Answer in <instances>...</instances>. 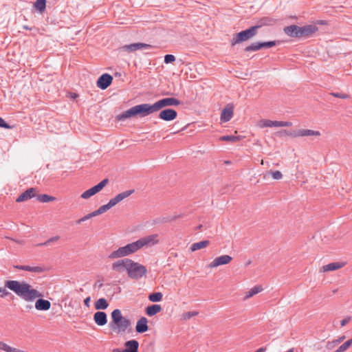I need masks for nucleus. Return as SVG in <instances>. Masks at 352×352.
<instances>
[{"mask_svg": "<svg viewBox=\"0 0 352 352\" xmlns=\"http://www.w3.org/2000/svg\"><path fill=\"white\" fill-rule=\"evenodd\" d=\"M5 287L26 302H33L36 298L43 296L41 292L25 281L6 280Z\"/></svg>", "mask_w": 352, "mask_h": 352, "instance_id": "f257e3e1", "label": "nucleus"}, {"mask_svg": "<svg viewBox=\"0 0 352 352\" xmlns=\"http://www.w3.org/2000/svg\"><path fill=\"white\" fill-rule=\"evenodd\" d=\"M131 327V320L122 316L119 309H114L111 314V321L109 323V328L116 334L124 333Z\"/></svg>", "mask_w": 352, "mask_h": 352, "instance_id": "f03ea898", "label": "nucleus"}, {"mask_svg": "<svg viewBox=\"0 0 352 352\" xmlns=\"http://www.w3.org/2000/svg\"><path fill=\"white\" fill-rule=\"evenodd\" d=\"M140 248L138 241L129 243L123 247L119 248L118 250L113 251L109 255V258L115 259L124 257L136 252Z\"/></svg>", "mask_w": 352, "mask_h": 352, "instance_id": "7ed1b4c3", "label": "nucleus"}, {"mask_svg": "<svg viewBox=\"0 0 352 352\" xmlns=\"http://www.w3.org/2000/svg\"><path fill=\"white\" fill-rule=\"evenodd\" d=\"M147 270L146 267L139 263L130 260L127 274L130 278L138 280L146 276Z\"/></svg>", "mask_w": 352, "mask_h": 352, "instance_id": "20e7f679", "label": "nucleus"}, {"mask_svg": "<svg viewBox=\"0 0 352 352\" xmlns=\"http://www.w3.org/2000/svg\"><path fill=\"white\" fill-rule=\"evenodd\" d=\"M259 28L260 25H254L236 34L232 39V45H235L236 43L250 39L256 34L257 30Z\"/></svg>", "mask_w": 352, "mask_h": 352, "instance_id": "39448f33", "label": "nucleus"}, {"mask_svg": "<svg viewBox=\"0 0 352 352\" xmlns=\"http://www.w3.org/2000/svg\"><path fill=\"white\" fill-rule=\"evenodd\" d=\"M153 48V46L149 44L143 43H134L128 45H124L120 47L118 50L119 52H128L132 53L137 50H151Z\"/></svg>", "mask_w": 352, "mask_h": 352, "instance_id": "423d86ee", "label": "nucleus"}, {"mask_svg": "<svg viewBox=\"0 0 352 352\" xmlns=\"http://www.w3.org/2000/svg\"><path fill=\"white\" fill-rule=\"evenodd\" d=\"M137 110V115L140 117H145L154 112L157 111L155 103L150 104L148 103H144L135 105Z\"/></svg>", "mask_w": 352, "mask_h": 352, "instance_id": "0eeeda50", "label": "nucleus"}, {"mask_svg": "<svg viewBox=\"0 0 352 352\" xmlns=\"http://www.w3.org/2000/svg\"><path fill=\"white\" fill-rule=\"evenodd\" d=\"M157 234H153L151 235H148L144 237H142L137 240L139 247L141 249L144 246L151 247L154 245H156L159 243Z\"/></svg>", "mask_w": 352, "mask_h": 352, "instance_id": "6e6552de", "label": "nucleus"}, {"mask_svg": "<svg viewBox=\"0 0 352 352\" xmlns=\"http://www.w3.org/2000/svg\"><path fill=\"white\" fill-rule=\"evenodd\" d=\"M157 110L168 106H178L181 104V101L174 98H162L155 102Z\"/></svg>", "mask_w": 352, "mask_h": 352, "instance_id": "1a4fd4ad", "label": "nucleus"}, {"mask_svg": "<svg viewBox=\"0 0 352 352\" xmlns=\"http://www.w3.org/2000/svg\"><path fill=\"white\" fill-rule=\"evenodd\" d=\"M292 123L291 122L284 121H272L270 120H262L259 122V126L263 127H282V126H291Z\"/></svg>", "mask_w": 352, "mask_h": 352, "instance_id": "9d476101", "label": "nucleus"}, {"mask_svg": "<svg viewBox=\"0 0 352 352\" xmlns=\"http://www.w3.org/2000/svg\"><path fill=\"white\" fill-rule=\"evenodd\" d=\"M287 134L288 135L292 136L294 138L298 137H304V136H318L320 135V133L318 131H314L311 129H299L297 131L287 132Z\"/></svg>", "mask_w": 352, "mask_h": 352, "instance_id": "9b49d317", "label": "nucleus"}, {"mask_svg": "<svg viewBox=\"0 0 352 352\" xmlns=\"http://www.w3.org/2000/svg\"><path fill=\"white\" fill-rule=\"evenodd\" d=\"M130 260L129 258H124L114 262L112 264V270L119 273H122L124 271L127 272Z\"/></svg>", "mask_w": 352, "mask_h": 352, "instance_id": "f8f14e48", "label": "nucleus"}, {"mask_svg": "<svg viewBox=\"0 0 352 352\" xmlns=\"http://www.w3.org/2000/svg\"><path fill=\"white\" fill-rule=\"evenodd\" d=\"M232 260V256L225 254L215 258L209 265L210 268L217 267L218 266L228 264Z\"/></svg>", "mask_w": 352, "mask_h": 352, "instance_id": "ddd939ff", "label": "nucleus"}, {"mask_svg": "<svg viewBox=\"0 0 352 352\" xmlns=\"http://www.w3.org/2000/svg\"><path fill=\"white\" fill-rule=\"evenodd\" d=\"M113 81V77L109 74H103L97 80V86L101 89H106Z\"/></svg>", "mask_w": 352, "mask_h": 352, "instance_id": "4468645a", "label": "nucleus"}, {"mask_svg": "<svg viewBox=\"0 0 352 352\" xmlns=\"http://www.w3.org/2000/svg\"><path fill=\"white\" fill-rule=\"evenodd\" d=\"M177 116V113L175 109H166L160 111L159 118L164 121H172Z\"/></svg>", "mask_w": 352, "mask_h": 352, "instance_id": "2eb2a0df", "label": "nucleus"}, {"mask_svg": "<svg viewBox=\"0 0 352 352\" xmlns=\"http://www.w3.org/2000/svg\"><path fill=\"white\" fill-rule=\"evenodd\" d=\"M318 30V27L315 25H307L302 27L299 26L300 38L309 37Z\"/></svg>", "mask_w": 352, "mask_h": 352, "instance_id": "dca6fc26", "label": "nucleus"}, {"mask_svg": "<svg viewBox=\"0 0 352 352\" xmlns=\"http://www.w3.org/2000/svg\"><path fill=\"white\" fill-rule=\"evenodd\" d=\"M234 112V107L232 104H228L221 111V121L222 122H227L230 121L232 116Z\"/></svg>", "mask_w": 352, "mask_h": 352, "instance_id": "f3484780", "label": "nucleus"}, {"mask_svg": "<svg viewBox=\"0 0 352 352\" xmlns=\"http://www.w3.org/2000/svg\"><path fill=\"white\" fill-rule=\"evenodd\" d=\"M36 189L30 188L21 193L16 199V202H23L36 196Z\"/></svg>", "mask_w": 352, "mask_h": 352, "instance_id": "a211bd4d", "label": "nucleus"}, {"mask_svg": "<svg viewBox=\"0 0 352 352\" xmlns=\"http://www.w3.org/2000/svg\"><path fill=\"white\" fill-rule=\"evenodd\" d=\"M136 116H138L136 106H134V107L129 109L128 110L122 112V113L118 114L116 116V119L118 121H122V120H124L127 118H130L131 117Z\"/></svg>", "mask_w": 352, "mask_h": 352, "instance_id": "6ab92c4d", "label": "nucleus"}, {"mask_svg": "<svg viewBox=\"0 0 352 352\" xmlns=\"http://www.w3.org/2000/svg\"><path fill=\"white\" fill-rule=\"evenodd\" d=\"M148 329V320L145 317H141L136 323L135 331L138 333H143Z\"/></svg>", "mask_w": 352, "mask_h": 352, "instance_id": "aec40b11", "label": "nucleus"}, {"mask_svg": "<svg viewBox=\"0 0 352 352\" xmlns=\"http://www.w3.org/2000/svg\"><path fill=\"white\" fill-rule=\"evenodd\" d=\"M285 34L292 38H300L299 26L296 25H291L286 26L283 30Z\"/></svg>", "mask_w": 352, "mask_h": 352, "instance_id": "412c9836", "label": "nucleus"}, {"mask_svg": "<svg viewBox=\"0 0 352 352\" xmlns=\"http://www.w3.org/2000/svg\"><path fill=\"white\" fill-rule=\"evenodd\" d=\"M94 320L98 326H104L107 322V316L104 311H97L94 315Z\"/></svg>", "mask_w": 352, "mask_h": 352, "instance_id": "4be33fe9", "label": "nucleus"}, {"mask_svg": "<svg viewBox=\"0 0 352 352\" xmlns=\"http://www.w3.org/2000/svg\"><path fill=\"white\" fill-rule=\"evenodd\" d=\"M35 302V308L38 311H47L50 309L51 303L49 300L41 298Z\"/></svg>", "mask_w": 352, "mask_h": 352, "instance_id": "5701e85b", "label": "nucleus"}, {"mask_svg": "<svg viewBox=\"0 0 352 352\" xmlns=\"http://www.w3.org/2000/svg\"><path fill=\"white\" fill-rule=\"evenodd\" d=\"M14 267L20 270H25L35 273H42L45 271V267L41 266L31 267L29 265H14Z\"/></svg>", "mask_w": 352, "mask_h": 352, "instance_id": "b1692460", "label": "nucleus"}, {"mask_svg": "<svg viewBox=\"0 0 352 352\" xmlns=\"http://www.w3.org/2000/svg\"><path fill=\"white\" fill-rule=\"evenodd\" d=\"M125 347L123 352H138L139 343L135 340H131L125 342Z\"/></svg>", "mask_w": 352, "mask_h": 352, "instance_id": "393cba45", "label": "nucleus"}, {"mask_svg": "<svg viewBox=\"0 0 352 352\" xmlns=\"http://www.w3.org/2000/svg\"><path fill=\"white\" fill-rule=\"evenodd\" d=\"M344 266V263L336 262V263H331L327 265H323L322 267V269L320 271L322 272H329V271H333L338 269L342 268Z\"/></svg>", "mask_w": 352, "mask_h": 352, "instance_id": "a878e982", "label": "nucleus"}, {"mask_svg": "<svg viewBox=\"0 0 352 352\" xmlns=\"http://www.w3.org/2000/svg\"><path fill=\"white\" fill-rule=\"evenodd\" d=\"M162 309L161 305L155 304V305L148 306L146 308L145 311H146V315H148V316H155V314H157V313L160 312L162 311Z\"/></svg>", "mask_w": 352, "mask_h": 352, "instance_id": "bb28decb", "label": "nucleus"}, {"mask_svg": "<svg viewBox=\"0 0 352 352\" xmlns=\"http://www.w3.org/2000/svg\"><path fill=\"white\" fill-rule=\"evenodd\" d=\"M209 244L210 241L208 240H204L199 242H197L191 245L190 250L192 252H195L196 250L206 248Z\"/></svg>", "mask_w": 352, "mask_h": 352, "instance_id": "cd10ccee", "label": "nucleus"}, {"mask_svg": "<svg viewBox=\"0 0 352 352\" xmlns=\"http://www.w3.org/2000/svg\"><path fill=\"white\" fill-rule=\"evenodd\" d=\"M109 306V303L107 300L104 298H99L96 302H95V309L98 310L100 309H106Z\"/></svg>", "mask_w": 352, "mask_h": 352, "instance_id": "c85d7f7f", "label": "nucleus"}, {"mask_svg": "<svg viewBox=\"0 0 352 352\" xmlns=\"http://www.w3.org/2000/svg\"><path fill=\"white\" fill-rule=\"evenodd\" d=\"M263 290V287L261 285H256L251 288L248 292L245 294V298H249L254 296L255 294L261 292Z\"/></svg>", "mask_w": 352, "mask_h": 352, "instance_id": "c756f323", "label": "nucleus"}, {"mask_svg": "<svg viewBox=\"0 0 352 352\" xmlns=\"http://www.w3.org/2000/svg\"><path fill=\"white\" fill-rule=\"evenodd\" d=\"M34 8L39 13L42 14L45 10L46 1H35Z\"/></svg>", "mask_w": 352, "mask_h": 352, "instance_id": "7c9ffc66", "label": "nucleus"}, {"mask_svg": "<svg viewBox=\"0 0 352 352\" xmlns=\"http://www.w3.org/2000/svg\"><path fill=\"white\" fill-rule=\"evenodd\" d=\"M163 295L161 292H153L149 294L148 300L153 302H160L162 300Z\"/></svg>", "mask_w": 352, "mask_h": 352, "instance_id": "2f4dec72", "label": "nucleus"}, {"mask_svg": "<svg viewBox=\"0 0 352 352\" xmlns=\"http://www.w3.org/2000/svg\"><path fill=\"white\" fill-rule=\"evenodd\" d=\"M98 192L96 191V188H95L94 186H93L92 188H89V190L85 191L83 193H82L81 195V198L82 199H89V197H91V196L96 195Z\"/></svg>", "mask_w": 352, "mask_h": 352, "instance_id": "473e14b6", "label": "nucleus"}, {"mask_svg": "<svg viewBox=\"0 0 352 352\" xmlns=\"http://www.w3.org/2000/svg\"><path fill=\"white\" fill-rule=\"evenodd\" d=\"M37 199L42 203H47V202L55 200L56 198L54 197L50 196L46 194H43V195H38L37 196Z\"/></svg>", "mask_w": 352, "mask_h": 352, "instance_id": "72a5a7b5", "label": "nucleus"}, {"mask_svg": "<svg viewBox=\"0 0 352 352\" xmlns=\"http://www.w3.org/2000/svg\"><path fill=\"white\" fill-rule=\"evenodd\" d=\"M134 192V190H129L124 191L122 192H120L116 195L117 198L118 199V201L120 202L123 199L127 198L131 195H132Z\"/></svg>", "mask_w": 352, "mask_h": 352, "instance_id": "f704fd0d", "label": "nucleus"}, {"mask_svg": "<svg viewBox=\"0 0 352 352\" xmlns=\"http://www.w3.org/2000/svg\"><path fill=\"white\" fill-rule=\"evenodd\" d=\"M134 192V190H129L124 191L122 192H120L116 195L117 198L118 199V201L120 202L123 199L127 198L131 195H132Z\"/></svg>", "mask_w": 352, "mask_h": 352, "instance_id": "c9c22d12", "label": "nucleus"}, {"mask_svg": "<svg viewBox=\"0 0 352 352\" xmlns=\"http://www.w3.org/2000/svg\"><path fill=\"white\" fill-rule=\"evenodd\" d=\"M261 50L259 42L252 43L245 48V52H255Z\"/></svg>", "mask_w": 352, "mask_h": 352, "instance_id": "e433bc0d", "label": "nucleus"}, {"mask_svg": "<svg viewBox=\"0 0 352 352\" xmlns=\"http://www.w3.org/2000/svg\"><path fill=\"white\" fill-rule=\"evenodd\" d=\"M198 314H199V312L196 311H188V312L184 313L182 314V318L183 320H188L190 319L191 318L197 316Z\"/></svg>", "mask_w": 352, "mask_h": 352, "instance_id": "4c0bfd02", "label": "nucleus"}, {"mask_svg": "<svg viewBox=\"0 0 352 352\" xmlns=\"http://www.w3.org/2000/svg\"><path fill=\"white\" fill-rule=\"evenodd\" d=\"M14 349L7 344L4 343L3 342L0 341V350H3L6 352H14Z\"/></svg>", "mask_w": 352, "mask_h": 352, "instance_id": "58836bf2", "label": "nucleus"}, {"mask_svg": "<svg viewBox=\"0 0 352 352\" xmlns=\"http://www.w3.org/2000/svg\"><path fill=\"white\" fill-rule=\"evenodd\" d=\"M14 349L7 344L4 343L3 342L0 341V350H3L6 352H14Z\"/></svg>", "mask_w": 352, "mask_h": 352, "instance_id": "ea45409f", "label": "nucleus"}, {"mask_svg": "<svg viewBox=\"0 0 352 352\" xmlns=\"http://www.w3.org/2000/svg\"><path fill=\"white\" fill-rule=\"evenodd\" d=\"M260 48H270L276 45V41H270L267 42H259Z\"/></svg>", "mask_w": 352, "mask_h": 352, "instance_id": "a19ab883", "label": "nucleus"}, {"mask_svg": "<svg viewBox=\"0 0 352 352\" xmlns=\"http://www.w3.org/2000/svg\"><path fill=\"white\" fill-rule=\"evenodd\" d=\"M219 140L221 141H228V142H235L237 140H239V138L236 136H234V135H223V136H221L219 138Z\"/></svg>", "mask_w": 352, "mask_h": 352, "instance_id": "79ce46f5", "label": "nucleus"}, {"mask_svg": "<svg viewBox=\"0 0 352 352\" xmlns=\"http://www.w3.org/2000/svg\"><path fill=\"white\" fill-rule=\"evenodd\" d=\"M352 344V338L351 339H349L347 341H346L344 343H343L341 346H340L338 347V349H340V351L341 352H344L345 351H346L349 346Z\"/></svg>", "mask_w": 352, "mask_h": 352, "instance_id": "37998d69", "label": "nucleus"}, {"mask_svg": "<svg viewBox=\"0 0 352 352\" xmlns=\"http://www.w3.org/2000/svg\"><path fill=\"white\" fill-rule=\"evenodd\" d=\"M109 182L108 179H104L100 182H99L97 185L94 186L95 188H96V191L100 192Z\"/></svg>", "mask_w": 352, "mask_h": 352, "instance_id": "c03bdc74", "label": "nucleus"}, {"mask_svg": "<svg viewBox=\"0 0 352 352\" xmlns=\"http://www.w3.org/2000/svg\"><path fill=\"white\" fill-rule=\"evenodd\" d=\"M59 238L60 237L58 236H53V237L49 239L48 240H47L45 242L41 243H38L36 245L37 246H47L50 243L58 241L59 239Z\"/></svg>", "mask_w": 352, "mask_h": 352, "instance_id": "a18cd8bd", "label": "nucleus"}, {"mask_svg": "<svg viewBox=\"0 0 352 352\" xmlns=\"http://www.w3.org/2000/svg\"><path fill=\"white\" fill-rule=\"evenodd\" d=\"M175 60V57L173 54H166L164 56V63L166 64L171 63Z\"/></svg>", "mask_w": 352, "mask_h": 352, "instance_id": "49530a36", "label": "nucleus"}, {"mask_svg": "<svg viewBox=\"0 0 352 352\" xmlns=\"http://www.w3.org/2000/svg\"><path fill=\"white\" fill-rule=\"evenodd\" d=\"M338 343L340 340H333L332 342H328L326 345V348L329 350L333 349Z\"/></svg>", "mask_w": 352, "mask_h": 352, "instance_id": "de8ad7c7", "label": "nucleus"}, {"mask_svg": "<svg viewBox=\"0 0 352 352\" xmlns=\"http://www.w3.org/2000/svg\"><path fill=\"white\" fill-rule=\"evenodd\" d=\"M274 21V19L268 18V17L263 18L261 20V24L259 25L261 27L263 25H270Z\"/></svg>", "mask_w": 352, "mask_h": 352, "instance_id": "09e8293b", "label": "nucleus"}, {"mask_svg": "<svg viewBox=\"0 0 352 352\" xmlns=\"http://www.w3.org/2000/svg\"><path fill=\"white\" fill-rule=\"evenodd\" d=\"M331 95H332L334 97L342 98V99H347L349 97V95H347L346 94H342V93L332 92V93H331Z\"/></svg>", "mask_w": 352, "mask_h": 352, "instance_id": "8fccbe9b", "label": "nucleus"}, {"mask_svg": "<svg viewBox=\"0 0 352 352\" xmlns=\"http://www.w3.org/2000/svg\"><path fill=\"white\" fill-rule=\"evenodd\" d=\"M271 174L272 175L273 179H274L278 180V179H282V177H283V175H282L281 172L279 170H276V171L272 172Z\"/></svg>", "mask_w": 352, "mask_h": 352, "instance_id": "3c124183", "label": "nucleus"}, {"mask_svg": "<svg viewBox=\"0 0 352 352\" xmlns=\"http://www.w3.org/2000/svg\"><path fill=\"white\" fill-rule=\"evenodd\" d=\"M6 288L5 286L4 287H0V297H5L10 294L9 292L6 290Z\"/></svg>", "mask_w": 352, "mask_h": 352, "instance_id": "603ef678", "label": "nucleus"}, {"mask_svg": "<svg viewBox=\"0 0 352 352\" xmlns=\"http://www.w3.org/2000/svg\"><path fill=\"white\" fill-rule=\"evenodd\" d=\"M110 208H111V207L108 202L107 204L100 206L98 209L100 210V212L102 214V213L105 212L106 211H107L108 210H109Z\"/></svg>", "mask_w": 352, "mask_h": 352, "instance_id": "864d4df0", "label": "nucleus"}, {"mask_svg": "<svg viewBox=\"0 0 352 352\" xmlns=\"http://www.w3.org/2000/svg\"><path fill=\"white\" fill-rule=\"evenodd\" d=\"M0 127L4 129H10L11 126L2 118L0 117Z\"/></svg>", "mask_w": 352, "mask_h": 352, "instance_id": "5fc2aeb1", "label": "nucleus"}, {"mask_svg": "<svg viewBox=\"0 0 352 352\" xmlns=\"http://www.w3.org/2000/svg\"><path fill=\"white\" fill-rule=\"evenodd\" d=\"M120 201H118V199L117 198V197L116 196L115 197H113V199H110V201H109V205L111 206V207H113L115 206L117 204H118Z\"/></svg>", "mask_w": 352, "mask_h": 352, "instance_id": "6e6d98bb", "label": "nucleus"}, {"mask_svg": "<svg viewBox=\"0 0 352 352\" xmlns=\"http://www.w3.org/2000/svg\"><path fill=\"white\" fill-rule=\"evenodd\" d=\"M120 201H118V199L117 198V197L116 196L115 197H113V199H110V201H109V205L111 206V207H113L115 206L117 204H118Z\"/></svg>", "mask_w": 352, "mask_h": 352, "instance_id": "4d7b16f0", "label": "nucleus"}, {"mask_svg": "<svg viewBox=\"0 0 352 352\" xmlns=\"http://www.w3.org/2000/svg\"><path fill=\"white\" fill-rule=\"evenodd\" d=\"M91 219L90 216H89V214H87V215H85L84 217H82V218L79 219L78 220L76 221V223L77 224H80L82 222H84L88 219Z\"/></svg>", "mask_w": 352, "mask_h": 352, "instance_id": "13d9d810", "label": "nucleus"}, {"mask_svg": "<svg viewBox=\"0 0 352 352\" xmlns=\"http://www.w3.org/2000/svg\"><path fill=\"white\" fill-rule=\"evenodd\" d=\"M351 318L350 316L340 321V324L342 327L346 325L350 320H351Z\"/></svg>", "mask_w": 352, "mask_h": 352, "instance_id": "bf43d9fd", "label": "nucleus"}, {"mask_svg": "<svg viewBox=\"0 0 352 352\" xmlns=\"http://www.w3.org/2000/svg\"><path fill=\"white\" fill-rule=\"evenodd\" d=\"M89 216L91 218L94 217H96V216H98L99 214H101L102 213L100 212V210L98 209L91 213H89Z\"/></svg>", "mask_w": 352, "mask_h": 352, "instance_id": "052dcab7", "label": "nucleus"}, {"mask_svg": "<svg viewBox=\"0 0 352 352\" xmlns=\"http://www.w3.org/2000/svg\"><path fill=\"white\" fill-rule=\"evenodd\" d=\"M90 300H91V298L89 296L87 297L85 300H84V305L87 307H89L90 306Z\"/></svg>", "mask_w": 352, "mask_h": 352, "instance_id": "680f3d73", "label": "nucleus"}, {"mask_svg": "<svg viewBox=\"0 0 352 352\" xmlns=\"http://www.w3.org/2000/svg\"><path fill=\"white\" fill-rule=\"evenodd\" d=\"M266 351L265 347H261L258 350H256L255 352H265Z\"/></svg>", "mask_w": 352, "mask_h": 352, "instance_id": "e2e57ef3", "label": "nucleus"}, {"mask_svg": "<svg viewBox=\"0 0 352 352\" xmlns=\"http://www.w3.org/2000/svg\"><path fill=\"white\" fill-rule=\"evenodd\" d=\"M113 352H123V350H120V349H114Z\"/></svg>", "mask_w": 352, "mask_h": 352, "instance_id": "0e129e2a", "label": "nucleus"}, {"mask_svg": "<svg viewBox=\"0 0 352 352\" xmlns=\"http://www.w3.org/2000/svg\"><path fill=\"white\" fill-rule=\"evenodd\" d=\"M318 23L320 25H324L326 24V22L324 21H319Z\"/></svg>", "mask_w": 352, "mask_h": 352, "instance_id": "69168bd1", "label": "nucleus"}, {"mask_svg": "<svg viewBox=\"0 0 352 352\" xmlns=\"http://www.w3.org/2000/svg\"><path fill=\"white\" fill-rule=\"evenodd\" d=\"M23 28L25 30H30V28L28 25H23Z\"/></svg>", "mask_w": 352, "mask_h": 352, "instance_id": "338daca9", "label": "nucleus"}, {"mask_svg": "<svg viewBox=\"0 0 352 352\" xmlns=\"http://www.w3.org/2000/svg\"><path fill=\"white\" fill-rule=\"evenodd\" d=\"M287 352H294V349H290Z\"/></svg>", "mask_w": 352, "mask_h": 352, "instance_id": "774afa93", "label": "nucleus"}]
</instances>
